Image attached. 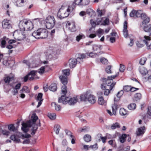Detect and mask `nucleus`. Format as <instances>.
I'll list each match as a JSON object with an SVG mask.
<instances>
[{
  "instance_id": "nucleus-32",
  "label": "nucleus",
  "mask_w": 151,
  "mask_h": 151,
  "mask_svg": "<svg viewBox=\"0 0 151 151\" xmlns=\"http://www.w3.org/2000/svg\"><path fill=\"white\" fill-rule=\"evenodd\" d=\"M8 129L13 132L16 131L17 129L15 128L14 125L13 124H11L8 126Z\"/></svg>"
},
{
  "instance_id": "nucleus-39",
  "label": "nucleus",
  "mask_w": 151,
  "mask_h": 151,
  "mask_svg": "<svg viewBox=\"0 0 151 151\" xmlns=\"http://www.w3.org/2000/svg\"><path fill=\"white\" fill-rule=\"evenodd\" d=\"M85 37L84 35L81 34L76 36V40L77 41L79 42L80 40L84 39Z\"/></svg>"
},
{
  "instance_id": "nucleus-16",
  "label": "nucleus",
  "mask_w": 151,
  "mask_h": 151,
  "mask_svg": "<svg viewBox=\"0 0 151 151\" xmlns=\"http://www.w3.org/2000/svg\"><path fill=\"white\" fill-rule=\"evenodd\" d=\"M68 63L69 67L70 68H73L75 67L77 63L76 59L73 58L70 59Z\"/></svg>"
},
{
  "instance_id": "nucleus-31",
  "label": "nucleus",
  "mask_w": 151,
  "mask_h": 151,
  "mask_svg": "<svg viewBox=\"0 0 151 151\" xmlns=\"http://www.w3.org/2000/svg\"><path fill=\"white\" fill-rule=\"evenodd\" d=\"M51 104L52 106L55 107V110L57 111H58L60 110V106L59 105L57 104L56 103L53 102Z\"/></svg>"
},
{
  "instance_id": "nucleus-37",
  "label": "nucleus",
  "mask_w": 151,
  "mask_h": 151,
  "mask_svg": "<svg viewBox=\"0 0 151 151\" xmlns=\"http://www.w3.org/2000/svg\"><path fill=\"white\" fill-rule=\"evenodd\" d=\"M136 106V105L135 103H131L128 106V108L129 109L133 110L135 109Z\"/></svg>"
},
{
  "instance_id": "nucleus-41",
  "label": "nucleus",
  "mask_w": 151,
  "mask_h": 151,
  "mask_svg": "<svg viewBox=\"0 0 151 151\" xmlns=\"http://www.w3.org/2000/svg\"><path fill=\"white\" fill-rule=\"evenodd\" d=\"M119 114L122 116H124L127 114L126 110L123 108L120 109L119 111Z\"/></svg>"
},
{
  "instance_id": "nucleus-42",
  "label": "nucleus",
  "mask_w": 151,
  "mask_h": 151,
  "mask_svg": "<svg viewBox=\"0 0 151 151\" xmlns=\"http://www.w3.org/2000/svg\"><path fill=\"white\" fill-rule=\"evenodd\" d=\"M24 2V0H17L16 3L17 5L19 7H21L23 5Z\"/></svg>"
},
{
  "instance_id": "nucleus-15",
  "label": "nucleus",
  "mask_w": 151,
  "mask_h": 151,
  "mask_svg": "<svg viewBox=\"0 0 151 151\" xmlns=\"http://www.w3.org/2000/svg\"><path fill=\"white\" fill-rule=\"evenodd\" d=\"M9 21L7 19H4L2 22V27L4 28H9L11 27Z\"/></svg>"
},
{
  "instance_id": "nucleus-46",
  "label": "nucleus",
  "mask_w": 151,
  "mask_h": 151,
  "mask_svg": "<svg viewBox=\"0 0 151 151\" xmlns=\"http://www.w3.org/2000/svg\"><path fill=\"white\" fill-rule=\"evenodd\" d=\"M86 12L87 14L90 16H91L94 13L93 10L91 8L88 9Z\"/></svg>"
},
{
  "instance_id": "nucleus-25",
  "label": "nucleus",
  "mask_w": 151,
  "mask_h": 151,
  "mask_svg": "<svg viewBox=\"0 0 151 151\" xmlns=\"http://www.w3.org/2000/svg\"><path fill=\"white\" fill-rule=\"evenodd\" d=\"M104 53V52L103 51L100 52H97L96 53H93V52H91L89 53L88 55L91 57L94 58L96 57L97 55L98 56L101 54Z\"/></svg>"
},
{
  "instance_id": "nucleus-36",
  "label": "nucleus",
  "mask_w": 151,
  "mask_h": 151,
  "mask_svg": "<svg viewBox=\"0 0 151 151\" xmlns=\"http://www.w3.org/2000/svg\"><path fill=\"white\" fill-rule=\"evenodd\" d=\"M47 67L46 66H44L41 67L37 72H38L39 74L42 75L45 72V69Z\"/></svg>"
},
{
  "instance_id": "nucleus-30",
  "label": "nucleus",
  "mask_w": 151,
  "mask_h": 151,
  "mask_svg": "<svg viewBox=\"0 0 151 151\" xmlns=\"http://www.w3.org/2000/svg\"><path fill=\"white\" fill-rule=\"evenodd\" d=\"M60 129V127L58 124H55L54 127V130L56 134H58Z\"/></svg>"
},
{
  "instance_id": "nucleus-52",
  "label": "nucleus",
  "mask_w": 151,
  "mask_h": 151,
  "mask_svg": "<svg viewBox=\"0 0 151 151\" xmlns=\"http://www.w3.org/2000/svg\"><path fill=\"white\" fill-rule=\"evenodd\" d=\"M31 136L30 134H22L21 135V138L23 139H24V138H28L30 137Z\"/></svg>"
},
{
  "instance_id": "nucleus-63",
  "label": "nucleus",
  "mask_w": 151,
  "mask_h": 151,
  "mask_svg": "<svg viewBox=\"0 0 151 151\" xmlns=\"http://www.w3.org/2000/svg\"><path fill=\"white\" fill-rule=\"evenodd\" d=\"M129 15L131 17H133L135 16V10H133L130 13Z\"/></svg>"
},
{
  "instance_id": "nucleus-20",
  "label": "nucleus",
  "mask_w": 151,
  "mask_h": 151,
  "mask_svg": "<svg viewBox=\"0 0 151 151\" xmlns=\"http://www.w3.org/2000/svg\"><path fill=\"white\" fill-rule=\"evenodd\" d=\"M101 80L102 82L106 83V84L107 86H110V85L113 82H112L111 80L108 78L107 79L104 78H101Z\"/></svg>"
},
{
  "instance_id": "nucleus-12",
  "label": "nucleus",
  "mask_w": 151,
  "mask_h": 151,
  "mask_svg": "<svg viewBox=\"0 0 151 151\" xmlns=\"http://www.w3.org/2000/svg\"><path fill=\"white\" fill-rule=\"evenodd\" d=\"M145 127L144 126L138 128L136 132L137 136H140L142 135L145 133Z\"/></svg>"
},
{
  "instance_id": "nucleus-59",
  "label": "nucleus",
  "mask_w": 151,
  "mask_h": 151,
  "mask_svg": "<svg viewBox=\"0 0 151 151\" xmlns=\"http://www.w3.org/2000/svg\"><path fill=\"white\" fill-rule=\"evenodd\" d=\"M123 35L125 37L127 38L128 37V34L127 30H123Z\"/></svg>"
},
{
  "instance_id": "nucleus-48",
  "label": "nucleus",
  "mask_w": 151,
  "mask_h": 151,
  "mask_svg": "<svg viewBox=\"0 0 151 151\" xmlns=\"http://www.w3.org/2000/svg\"><path fill=\"white\" fill-rule=\"evenodd\" d=\"M100 62L104 64H108V60L104 58H102L100 59Z\"/></svg>"
},
{
  "instance_id": "nucleus-57",
  "label": "nucleus",
  "mask_w": 151,
  "mask_h": 151,
  "mask_svg": "<svg viewBox=\"0 0 151 151\" xmlns=\"http://www.w3.org/2000/svg\"><path fill=\"white\" fill-rule=\"evenodd\" d=\"M109 23V19L108 18H106L104 21L103 22L101 25H108Z\"/></svg>"
},
{
  "instance_id": "nucleus-7",
  "label": "nucleus",
  "mask_w": 151,
  "mask_h": 151,
  "mask_svg": "<svg viewBox=\"0 0 151 151\" xmlns=\"http://www.w3.org/2000/svg\"><path fill=\"white\" fill-rule=\"evenodd\" d=\"M21 30H17L14 32L13 36L15 40L20 41L25 38V35L22 33Z\"/></svg>"
},
{
  "instance_id": "nucleus-1",
  "label": "nucleus",
  "mask_w": 151,
  "mask_h": 151,
  "mask_svg": "<svg viewBox=\"0 0 151 151\" xmlns=\"http://www.w3.org/2000/svg\"><path fill=\"white\" fill-rule=\"evenodd\" d=\"M59 78L63 86H62L61 88V97L59 98L58 102L59 103L62 102L63 104H66L68 103L70 105H74L78 102L77 96L76 97H73L72 98L65 96L67 93V88L65 86L67 84L68 82L67 77L60 76L59 77Z\"/></svg>"
},
{
  "instance_id": "nucleus-28",
  "label": "nucleus",
  "mask_w": 151,
  "mask_h": 151,
  "mask_svg": "<svg viewBox=\"0 0 151 151\" xmlns=\"http://www.w3.org/2000/svg\"><path fill=\"white\" fill-rule=\"evenodd\" d=\"M127 137V135L125 134H123L122 135L119 137L120 142L121 143H124L126 140V138Z\"/></svg>"
},
{
  "instance_id": "nucleus-64",
  "label": "nucleus",
  "mask_w": 151,
  "mask_h": 151,
  "mask_svg": "<svg viewBox=\"0 0 151 151\" xmlns=\"http://www.w3.org/2000/svg\"><path fill=\"white\" fill-rule=\"evenodd\" d=\"M98 48V45L96 44L93 45V50L97 51Z\"/></svg>"
},
{
  "instance_id": "nucleus-56",
  "label": "nucleus",
  "mask_w": 151,
  "mask_h": 151,
  "mask_svg": "<svg viewBox=\"0 0 151 151\" xmlns=\"http://www.w3.org/2000/svg\"><path fill=\"white\" fill-rule=\"evenodd\" d=\"M131 86H125L124 87L123 89L124 91L126 92H128L130 91Z\"/></svg>"
},
{
  "instance_id": "nucleus-40",
  "label": "nucleus",
  "mask_w": 151,
  "mask_h": 151,
  "mask_svg": "<svg viewBox=\"0 0 151 151\" xmlns=\"http://www.w3.org/2000/svg\"><path fill=\"white\" fill-rule=\"evenodd\" d=\"M85 141L86 142H89L91 141V136L89 134H86L83 137Z\"/></svg>"
},
{
  "instance_id": "nucleus-38",
  "label": "nucleus",
  "mask_w": 151,
  "mask_h": 151,
  "mask_svg": "<svg viewBox=\"0 0 151 151\" xmlns=\"http://www.w3.org/2000/svg\"><path fill=\"white\" fill-rule=\"evenodd\" d=\"M48 116L51 119H55L56 118V115L54 113H49Z\"/></svg>"
},
{
  "instance_id": "nucleus-4",
  "label": "nucleus",
  "mask_w": 151,
  "mask_h": 151,
  "mask_svg": "<svg viewBox=\"0 0 151 151\" xmlns=\"http://www.w3.org/2000/svg\"><path fill=\"white\" fill-rule=\"evenodd\" d=\"M19 26L22 31L25 30H30L33 28V23L26 20L21 21L19 23Z\"/></svg>"
},
{
  "instance_id": "nucleus-55",
  "label": "nucleus",
  "mask_w": 151,
  "mask_h": 151,
  "mask_svg": "<svg viewBox=\"0 0 151 151\" xmlns=\"http://www.w3.org/2000/svg\"><path fill=\"white\" fill-rule=\"evenodd\" d=\"M147 115L148 117L151 119V106L148 108V110L147 111Z\"/></svg>"
},
{
  "instance_id": "nucleus-60",
  "label": "nucleus",
  "mask_w": 151,
  "mask_h": 151,
  "mask_svg": "<svg viewBox=\"0 0 151 151\" xmlns=\"http://www.w3.org/2000/svg\"><path fill=\"white\" fill-rule=\"evenodd\" d=\"M119 75V73H118L117 74L115 75L112 76H108V78H109V79H111V80H112L113 79H114L116 77H117Z\"/></svg>"
},
{
  "instance_id": "nucleus-8",
  "label": "nucleus",
  "mask_w": 151,
  "mask_h": 151,
  "mask_svg": "<svg viewBox=\"0 0 151 151\" xmlns=\"http://www.w3.org/2000/svg\"><path fill=\"white\" fill-rule=\"evenodd\" d=\"M66 27L71 32H75L76 30V26L73 22H70L69 21L67 22Z\"/></svg>"
},
{
  "instance_id": "nucleus-58",
  "label": "nucleus",
  "mask_w": 151,
  "mask_h": 151,
  "mask_svg": "<svg viewBox=\"0 0 151 151\" xmlns=\"http://www.w3.org/2000/svg\"><path fill=\"white\" fill-rule=\"evenodd\" d=\"M120 71L122 72H123L125 69V66L123 65L120 64Z\"/></svg>"
},
{
  "instance_id": "nucleus-51",
  "label": "nucleus",
  "mask_w": 151,
  "mask_h": 151,
  "mask_svg": "<svg viewBox=\"0 0 151 151\" xmlns=\"http://www.w3.org/2000/svg\"><path fill=\"white\" fill-rule=\"evenodd\" d=\"M143 14L142 13V11L140 10L137 11L135 10V16L136 17H141L142 15Z\"/></svg>"
},
{
  "instance_id": "nucleus-10",
  "label": "nucleus",
  "mask_w": 151,
  "mask_h": 151,
  "mask_svg": "<svg viewBox=\"0 0 151 151\" xmlns=\"http://www.w3.org/2000/svg\"><path fill=\"white\" fill-rule=\"evenodd\" d=\"M90 2V0H75V3L78 5H86Z\"/></svg>"
},
{
  "instance_id": "nucleus-3",
  "label": "nucleus",
  "mask_w": 151,
  "mask_h": 151,
  "mask_svg": "<svg viewBox=\"0 0 151 151\" xmlns=\"http://www.w3.org/2000/svg\"><path fill=\"white\" fill-rule=\"evenodd\" d=\"M32 120H30L27 121L26 123H23L22 124V130L25 133H27L28 130V127H30L32 125L33 123H34L38 119V117L35 114H33L32 116Z\"/></svg>"
},
{
  "instance_id": "nucleus-18",
  "label": "nucleus",
  "mask_w": 151,
  "mask_h": 151,
  "mask_svg": "<svg viewBox=\"0 0 151 151\" xmlns=\"http://www.w3.org/2000/svg\"><path fill=\"white\" fill-rule=\"evenodd\" d=\"M37 71L32 70L27 75L29 80L30 81L33 80L34 79Z\"/></svg>"
},
{
  "instance_id": "nucleus-23",
  "label": "nucleus",
  "mask_w": 151,
  "mask_h": 151,
  "mask_svg": "<svg viewBox=\"0 0 151 151\" xmlns=\"http://www.w3.org/2000/svg\"><path fill=\"white\" fill-rule=\"evenodd\" d=\"M124 93V91L123 90H121L118 92L116 95L117 98L114 97V101H117L119 99V98L122 96Z\"/></svg>"
},
{
  "instance_id": "nucleus-5",
  "label": "nucleus",
  "mask_w": 151,
  "mask_h": 151,
  "mask_svg": "<svg viewBox=\"0 0 151 151\" xmlns=\"http://www.w3.org/2000/svg\"><path fill=\"white\" fill-rule=\"evenodd\" d=\"M73 9L70 6L66 9H65L64 6H62L59 10L57 16L60 19L66 17L69 15L70 11H72Z\"/></svg>"
},
{
  "instance_id": "nucleus-53",
  "label": "nucleus",
  "mask_w": 151,
  "mask_h": 151,
  "mask_svg": "<svg viewBox=\"0 0 151 151\" xmlns=\"http://www.w3.org/2000/svg\"><path fill=\"white\" fill-rule=\"evenodd\" d=\"M119 124L118 123H116L112 125L111 127V128L112 129H114L116 128H119Z\"/></svg>"
},
{
  "instance_id": "nucleus-24",
  "label": "nucleus",
  "mask_w": 151,
  "mask_h": 151,
  "mask_svg": "<svg viewBox=\"0 0 151 151\" xmlns=\"http://www.w3.org/2000/svg\"><path fill=\"white\" fill-rule=\"evenodd\" d=\"M139 70L140 73L142 75H145L147 73L148 71L147 69L143 67H140L139 68Z\"/></svg>"
},
{
  "instance_id": "nucleus-35",
  "label": "nucleus",
  "mask_w": 151,
  "mask_h": 151,
  "mask_svg": "<svg viewBox=\"0 0 151 151\" xmlns=\"http://www.w3.org/2000/svg\"><path fill=\"white\" fill-rule=\"evenodd\" d=\"M38 124H34L32 128V133L31 134L32 135H34L35 133L37 128H38Z\"/></svg>"
},
{
  "instance_id": "nucleus-29",
  "label": "nucleus",
  "mask_w": 151,
  "mask_h": 151,
  "mask_svg": "<svg viewBox=\"0 0 151 151\" xmlns=\"http://www.w3.org/2000/svg\"><path fill=\"white\" fill-rule=\"evenodd\" d=\"M49 89L51 91H55L57 89V87L56 84L54 83L51 84L49 86Z\"/></svg>"
},
{
  "instance_id": "nucleus-11",
  "label": "nucleus",
  "mask_w": 151,
  "mask_h": 151,
  "mask_svg": "<svg viewBox=\"0 0 151 151\" xmlns=\"http://www.w3.org/2000/svg\"><path fill=\"white\" fill-rule=\"evenodd\" d=\"M88 93H87L81 95L80 96H77L78 102H80L82 101H86L88 100Z\"/></svg>"
},
{
  "instance_id": "nucleus-33",
  "label": "nucleus",
  "mask_w": 151,
  "mask_h": 151,
  "mask_svg": "<svg viewBox=\"0 0 151 151\" xmlns=\"http://www.w3.org/2000/svg\"><path fill=\"white\" fill-rule=\"evenodd\" d=\"M14 79L13 76H7L4 79L5 82L6 83H9L10 82L12 81Z\"/></svg>"
},
{
  "instance_id": "nucleus-9",
  "label": "nucleus",
  "mask_w": 151,
  "mask_h": 151,
  "mask_svg": "<svg viewBox=\"0 0 151 151\" xmlns=\"http://www.w3.org/2000/svg\"><path fill=\"white\" fill-rule=\"evenodd\" d=\"M141 19L143 20L142 24L143 27L146 26L147 24L150 21V18L145 14H143L142 15Z\"/></svg>"
},
{
  "instance_id": "nucleus-13",
  "label": "nucleus",
  "mask_w": 151,
  "mask_h": 151,
  "mask_svg": "<svg viewBox=\"0 0 151 151\" xmlns=\"http://www.w3.org/2000/svg\"><path fill=\"white\" fill-rule=\"evenodd\" d=\"M143 29L145 32L147 34L145 35H147V36L150 37L151 36V24H149L143 27Z\"/></svg>"
},
{
  "instance_id": "nucleus-19",
  "label": "nucleus",
  "mask_w": 151,
  "mask_h": 151,
  "mask_svg": "<svg viewBox=\"0 0 151 151\" xmlns=\"http://www.w3.org/2000/svg\"><path fill=\"white\" fill-rule=\"evenodd\" d=\"M42 94L41 93H39L37 96V101H39L38 103V104L37 106V107H39L41 105L42 103V102L43 99H42Z\"/></svg>"
},
{
  "instance_id": "nucleus-62",
  "label": "nucleus",
  "mask_w": 151,
  "mask_h": 151,
  "mask_svg": "<svg viewBox=\"0 0 151 151\" xmlns=\"http://www.w3.org/2000/svg\"><path fill=\"white\" fill-rule=\"evenodd\" d=\"M102 21V19L101 18H99L97 19L96 20V23L97 25H99L101 23Z\"/></svg>"
},
{
  "instance_id": "nucleus-2",
  "label": "nucleus",
  "mask_w": 151,
  "mask_h": 151,
  "mask_svg": "<svg viewBox=\"0 0 151 151\" xmlns=\"http://www.w3.org/2000/svg\"><path fill=\"white\" fill-rule=\"evenodd\" d=\"M32 35L36 38H45L47 37L48 32L45 28H40L37 31H34L32 34Z\"/></svg>"
},
{
  "instance_id": "nucleus-44",
  "label": "nucleus",
  "mask_w": 151,
  "mask_h": 151,
  "mask_svg": "<svg viewBox=\"0 0 151 151\" xmlns=\"http://www.w3.org/2000/svg\"><path fill=\"white\" fill-rule=\"evenodd\" d=\"M117 109V105L116 104H114L112 106V113L115 115L116 111Z\"/></svg>"
},
{
  "instance_id": "nucleus-17",
  "label": "nucleus",
  "mask_w": 151,
  "mask_h": 151,
  "mask_svg": "<svg viewBox=\"0 0 151 151\" xmlns=\"http://www.w3.org/2000/svg\"><path fill=\"white\" fill-rule=\"evenodd\" d=\"M116 84V82H114L112 83L110 85L109 89H105L104 93V95L106 96H108L110 93V91L114 87Z\"/></svg>"
},
{
  "instance_id": "nucleus-22",
  "label": "nucleus",
  "mask_w": 151,
  "mask_h": 151,
  "mask_svg": "<svg viewBox=\"0 0 151 151\" xmlns=\"http://www.w3.org/2000/svg\"><path fill=\"white\" fill-rule=\"evenodd\" d=\"M10 138L11 140H13L14 142L16 143H18L21 142L20 139L14 135H12L10 137Z\"/></svg>"
},
{
  "instance_id": "nucleus-21",
  "label": "nucleus",
  "mask_w": 151,
  "mask_h": 151,
  "mask_svg": "<svg viewBox=\"0 0 151 151\" xmlns=\"http://www.w3.org/2000/svg\"><path fill=\"white\" fill-rule=\"evenodd\" d=\"M46 22L55 24V20L54 17L53 16L48 17L46 19Z\"/></svg>"
},
{
  "instance_id": "nucleus-34",
  "label": "nucleus",
  "mask_w": 151,
  "mask_h": 151,
  "mask_svg": "<svg viewBox=\"0 0 151 151\" xmlns=\"http://www.w3.org/2000/svg\"><path fill=\"white\" fill-rule=\"evenodd\" d=\"M24 92H25V93H29L30 90L27 86H24L23 87L22 89L20 90L19 93H23Z\"/></svg>"
},
{
  "instance_id": "nucleus-47",
  "label": "nucleus",
  "mask_w": 151,
  "mask_h": 151,
  "mask_svg": "<svg viewBox=\"0 0 151 151\" xmlns=\"http://www.w3.org/2000/svg\"><path fill=\"white\" fill-rule=\"evenodd\" d=\"M147 60V58L145 57H143L141 58L139 60V63L142 65H143L145 63Z\"/></svg>"
},
{
  "instance_id": "nucleus-26",
  "label": "nucleus",
  "mask_w": 151,
  "mask_h": 151,
  "mask_svg": "<svg viewBox=\"0 0 151 151\" xmlns=\"http://www.w3.org/2000/svg\"><path fill=\"white\" fill-rule=\"evenodd\" d=\"M85 57L86 55L85 54H81L80 56H79L76 59V62H78L80 63H81L83 61V58H85Z\"/></svg>"
},
{
  "instance_id": "nucleus-54",
  "label": "nucleus",
  "mask_w": 151,
  "mask_h": 151,
  "mask_svg": "<svg viewBox=\"0 0 151 151\" xmlns=\"http://www.w3.org/2000/svg\"><path fill=\"white\" fill-rule=\"evenodd\" d=\"M111 66L110 65H108L106 68V71L107 73H111Z\"/></svg>"
},
{
  "instance_id": "nucleus-61",
  "label": "nucleus",
  "mask_w": 151,
  "mask_h": 151,
  "mask_svg": "<svg viewBox=\"0 0 151 151\" xmlns=\"http://www.w3.org/2000/svg\"><path fill=\"white\" fill-rule=\"evenodd\" d=\"M90 23L91 24L92 27H95L97 24L96 23L94 22L93 20L91 19L90 21Z\"/></svg>"
},
{
  "instance_id": "nucleus-49",
  "label": "nucleus",
  "mask_w": 151,
  "mask_h": 151,
  "mask_svg": "<svg viewBox=\"0 0 151 151\" xmlns=\"http://www.w3.org/2000/svg\"><path fill=\"white\" fill-rule=\"evenodd\" d=\"M62 71L63 75L66 76H68L69 75L70 70L69 69L63 70Z\"/></svg>"
},
{
  "instance_id": "nucleus-50",
  "label": "nucleus",
  "mask_w": 151,
  "mask_h": 151,
  "mask_svg": "<svg viewBox=\"0 0 151 151\" xmlns=\"http://www.w3.org/2000/svg\"><path fill=\"white\" fill-rule=\"evenodd\" d=\"M65 132L66 134L70 138H72L73 137H74L73 136L72 134V132L70 131L68 129H65Z\"/></svg>"
},
{
  "instance_id": "nucleus-14",
  "label": "nucleus",
  "mask_w": 151,
  "mask_h": 151,
  "mask_svg": "<svg viewBox=\"0 0 151 151\" xmlns=\"http://www.w3.org/2000/svg\"><path fill=\"white\" fill-rule=\"evenodd\" d=\"M96 97L94 95L88 94V101L91 104H94L96 101Z\"/></svg>"
},
{
  "instance_id": "nucleus-43",
  "label": "nucleus",
  "mask_w": 151,
  "mask_h": 151,
  "mask_svg": "<svg viewBox=\"0 0 151 151\" xmlns=\"http://www.w3.org/2000/svg\"><path fill=\"white\" fill-rule=\"evenodd\" d=\"M55 24L46 22V28L48 29H51L52 28Z\"/></svg>"
},
{
  "instance_id": "nucleus-45",
  "label": "nucleus",
  "mask_w": 151,
  "mask_h": 151,
  "mask_svg": "<svg viewBox=\"0 0 151 151\" xmlns=\"http://www.w3.org/2000/svg\"><path fill=\"white\" fill-rule=\"evenodd\" d=\"M98 102L100 105H103L104 104V101L103 97L101 96L99 97Z\"/></svg>"
},
{
  "instance_id": "nucleus-27",
  "label": "nucleus",
  "mask_w": 151,
  "mask_h": 151,
  "mask_svg": "<svg viewBox=\"0 0 151 151\" xmlns=\"http://www.w3.org/2000/svg\"><path fill=\"white\" fill-rule=\"evenodd\" d=\"M10 132L5 129H2L1 128H0V135L1 134L3 135L8 136L10 134Z\"/></svg>"
},
{
  "instance_id": "nucleus-6",
  "label": "nucleus",
  "mask_w": 151,
  "mask_h": 151,
  "mask_svg": "<svg viewBox=\"0 0 151 151\" xmlns=\"http://www.w3.org/2000/svg\"><path fill=\"white\" fill-rule=\"evenodd\" d=\"M140 38L141 41L146 45L147 49L151 50V42L149 44L151 40V37L146 35H142L140 36Z\"/></svg>"
}]
</instances>
